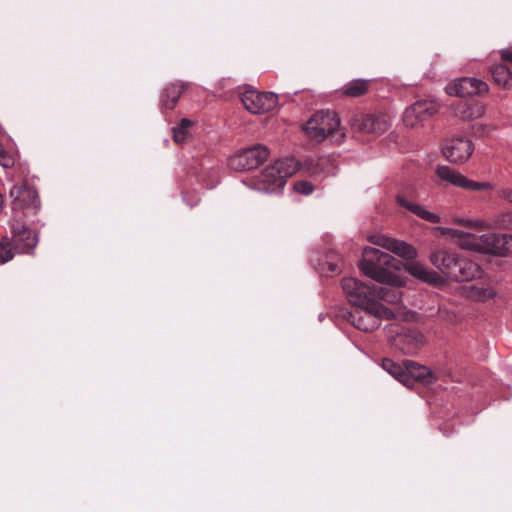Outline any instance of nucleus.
<instances>
[{"instance_id":"nucleus-14","label":"nucleus","mask_w":512,"mask_h":512,"mask_svg":"<svg viewBox=\"0 0 512 512\" xmlns=\"http://www.w3.org/2000/svg\"><path fill=\"white\" fill-rule=\"evenodd\" d=\"M368 241L406 260H412L417 257V250L412 245L384 234L370 235Z\"/></svg>"},{"instance_id":"nucleus-28","label":"nucleus","mask_w":512,"mask_h":512,"mask_svg":"<svg viewBox=\"0 0 512 512\" xmlns=\"http://www.w3.org/2000/svg\"><path fill=\"white\" fill-rule=\"evenodd\" d=\"M400 286L375 287V301L383 300L390 304H398L401 302V292L397 289Z\"/></svg>"},{"instance_id":"nucleus-19","label":"nucleus","mask_w":512,"mask_h":512,"mask_svg":"<svg viewBox=\"0 0 512 512\" xmlns=\"http://www.w3.org/2000/svg\"><path fill=\"white\" fill-rule=\"evenodd\" d=\"M404 269L411 276L422 282L433 285H437L443 282L442 277L437 272L428 269L426 266L419 262H408L404 265Z\"/></svg>"},{"instance_id":"nucleus-26","label":"nucleus","mask_w":512,"mask_h":512,"mask_svg":"<svg viewBox=\"0 0 512 512\" xmlns=\"http://www.w3.org/2000/svg\"><path fill=\"white\" fill-rule=\"evenodd\" d=\"M382 367L399 382L410 387V378L408 377L407 368L404 363L398 364L391 359H384L382 361Z\"/></svg>"},{"instance_id":"nucleus-1","label":"nucleus","mask_w":512,"mask_h":512,"mask_svg":"<svg viewBox=\"0 0 512 512\" xmlns=\"http://www.w3.org/2000/svg\"><path fill=\"white\" fill-rule=\"evenodd\" d=\"M362 273L372 280L388 286H403L404 282L393 270H399L396 259L373 247H365L360 261Z\"/></svg>"},{"instance_id":"nucleus-22","label":"nucleus","mask_w":512,"mask_h":512,"mask_svg":"<svg viewBox=\"0 0 512 512\" xmlns=\"http://www.w3.org/2000/svg\"><path fill=\"white\" fill-rule=\"evenodd\" d=\"M462 294L469 300L486 302L492 299L496 292L492 287L468 285L462 288Z\"/></svg>"},{"instance_id":"nucleus-18","label":"nucleus","mask_w":512,"mask_h":512,"mask_svg":"<svg viewBox=\"0 0 512 512\" xmlns=\"http://www.w3.org/2000/svg\"><path fill=\"white\" fill-rule=\"evenodd\" d=\"M404 365L407 368L408 377L410 378V386L413 385L414 381L431 385L438 380L436 374L427 366L420 365L411 360L404 361Z\"/></svg>"},{"instance_id":"nucleus-21","label":"nucleus","mask_w":512,"mask_h":512,"mask_svg":"<svg viewBox=\"0 0 512 512\" xmlns=\"http://www.w3.org/2000/svg\"><path fill=\"white\" fill-rule=\"evenodd\" d=\"M396 201L401 207L406 208L407 210L411 211L413 214L417 215L418 217H420L421 219H423L429 223L437 224L441 220L440 217L437 214H435L434 212L426 210L420 204L408 201L403 196H397Z\"/></svg>"},{"instance_id":"nucleus-25","label":"nucleus","mask_w":512,"mask_h":512,"mask_svg":"<svg viewBox=\"0 0 512 512\" xmlns=\"http://www.w3.org/2000/svg\"><path fill=\"white\" fill-rule=\"evenodd\" d=\"M397 339L403 343L402 350L405 354H413L422 346L424 337L418 331H409L398 335Z\"/></svg>"},{"instance_id":"nucleus-7","label":"nucleus","mask_w":512,"mask_h":512,"mask_svg":"<svg viewBox=\"0 0 512 512\" xmlns=\"http://www.w3.org/2000/svg\"><path fill=\"white\" fill-rule=\"evenodd\" d=\"M341 285L350 302L359 308L378 303L375 301V287H370L353 277L343 278Z\"/></svg>"},{"instance_id":"nucleus-16","label":"nucleus","mask_w":512,"mask_h":512,"mask_svg":"<svg viewBox=\"0 0 512 512\" xmlns=\"http://www.w3.org/2000/svg\"><path fill=\"white\" fill-rule=\"evenodd\" d=\"M285 180L274 164L266 167L254 180V188L262 192H274L285 185Z\"/></svg>"},{"instance_id":"nucleus-31","label":"nucleus","mask_w":512,"mask_h":512,"mask_svg":"<svg viewBox=\"0 0 512 512\" xmlns=\"http://www.w3.org/2000/svg\"><path fill=\"white\" fill-rule=\"evenodd\" d=\"M192 122L189 119H182L179 126L173 128V139L178 144H183L189 137V128Z\"/></svg>"},{"instance_id":"nucleus-29","label":"nucleus","mask_w":512,"mask_h":512,"mask_svg":"<svg viewBox=\"0 0 512 512\" xmlns=\"http://www.w3.org/2000/svg\"><path fill=\"white\" fill-rule=\"evenodd\" d=\"M284 180L292 176L299 168L298 162L294 158L280 159L274 162Z\"/></svg>"},{"instance_id":"nucleus-34","label":"nucleus","mask_w":512,"mask_h":512,"mask_svg":"<svg viewBox=\"0 0 512 512\" xmlns=\"http://www.w3.org/2000/svg\"><path fill=\"white\" fill-rule=\"evenodd\" d=\"M455 222L459 223L461 225L467 226V227H479V228L487 227V223L483 220L456 219Z\"/></svg>"},{"instance_id":"nucleus-23","label":"nucleus","mask_w":512,"mask_h":512,"mask_svg":"<svg viewBox=\"0 0 512 512\" xmlns=\"http://www.w3.org/2000/svg\"><path fill=\"white\" fill-rule=\"evenodd\" d=\"M370 83V80L354 79L343 85L339 92L341 95L350 98L361 97L369 91Z\"/></svg>"},{"instance_id":"nucleus-38","label":"nucleus","mask_w":512,"mask_h":512,"mask_svg":"<svg viewBox=\"0 0 512 512\" xmlns=\"http://www.w3.org/2000/svg\"><path fill=\"white\" fill-rule=\"evenodd\" d=\"M337 266L335 264H329V270L331 272H336L337 271Z\"/></svg>"},{"instance_id":"nucleus-24","label":"nucleus","mask_w":512,"mask_h":512,"mask_svg":"<svg viewBox=\"0 0 512 512\" xmlns=\"http://www.w3.org/2000/svg\"><path fill=\"white\" fill-rule=\"evenodd\" d=\"M183 90H184L183 84H180V83L168 84L164 88L162 96H161L162 105L166 109H170V110L173 109L176 106L181 94L183 93Z\"/></svg>"},{"instance_id":"nucleus-12","label":"nucleus","mask_w":512,"mask_h":512,"mask_svg":"<svg viewBox=\"0 0 512 512\" xmlns=\"http://www.w3.org/2000/svg\"><path fill=\"white\" fill-rule=\"evenodd\" d=\"M474 145L465 137H455L446 141L443 146V155L451 163L464 164L472 156Z\"/></svg>"},{"instance_id":"nucleus-3","label":"nucleus","mask_w":512,"mask_h":512,"mask_svg":"<svg viewBox=\"0 0 512 512\" xmlns=\"http://www.w3.org/2000/svg\"><path fill=\"white\" fill-rule=\"evenodd\" d=\"M350 314L352 324L364 332H372L380 326V319H392L393 312L380 302L360 307Z\"/></svg>"},{"instance_id":"nucleus-33","label":"nucleus","mask_w":512,"mask_h":512,"mask_svg":"<svg viewBox=\"0 0 512 512\" xmlns=\"http://www.w3.org/2000/svg\"><path fill=\"white\" fill-rule=\"evenodd\" d=\"M295 192L302 195H310L314 191V185L307 180L296 181L293 185Z\"/></svg>"},{"instance_id":"nucleus-27","label":"nucleus","mask_w":512,"mask_h":512,"mask_svg":"<svg viewBox=\"0 0 512 512\" xmlns=\"http://www.w3.org/2000/svg\"><path fill=\"white\" fill-rule=\"evenodd\" d=\"M493 81L503 89L512 87V72L503 64H495L490 68Z\"/></svg>"},{"instance_id":"nucleus-20","label":"nucleus","mask_w":512,"mask_h":512,"mask_svg":"<svg viewBox=\"0 0 512 512\" xmlns=\"http://www.w3.org/2000/svg\"><path fill=\"white\" fill-rule=\"evenodd\" d=\"M454 273L456 275L452 276L451 280L459 282L470 281L480 274V268L469 259L459 258Z\"/></svg>"},{"instance_id":"nucleus-2","label":"nucleus","mask_w":512,"mask_h":512,"mask_svg":"<svg viewBox=\"0 0 512 512\" xmlns=\"http://www.w3.org/2000/svg\"><path fill=\"white\" fill-rule=\"evenodd\" d=\"M303 129L311 140L318 143L335 134L339 139L345 138V133L340 129V119L337 113L330 110L315 112L305 123Z\"/></svg>"},{"instance_id":"nucleus-17","label":"nucleus","mask_w":512,"mask_h":512,"mask_svg":"<svg viewBox=\"0 0 512 512\" xmlns=\"http://www.w3.org/2000/svg\"><path fill=\"white\" fill-rule=\"evenodd\" d=\"M458 256L445 250H440L430 255L431 263L449 279L455 276L454 270L458 262Z\"/></svg>"},{"instance_id":"nucleus-10","label":"nucleus","mask_w":512,"mask_h":512,"mask_svg":"<svg viewBox=\"0 0 512 512\" xmlns=\"http://www.w3.org/2000/svg\"><path fill=\"white\" fill-rule=\"evenodd\" d=\"M440 104L436 101L420 100L405 109L403 122L414 128L438 113Z\"/></svg>"},{"instance_id":"nucleus-32","label":"nucleus","mask_w":512,"mask_h":512,"mask_svg":"<svg viewBox=\"0 0 512 512\" xmlns=\"http://www.w3.org/2000/svg\"><path fill=\"white\" fill-rule=\"evenodd\" d=\"M13 257L10 239L8 236H3L0 240V264L10 261Z\"/></svg>"},{"instance_id":"nucleus-11","label":"nucleus","mask_w":512,"mask_h":512,"mask_svg":"<svg viewBox=\"0 0 512 512\" xmlns=\"http://www.w3.org/2000/svg\"><path fill=\"white\" fill-rule=\"evenodd\" d=\"M14 209L35 213L40 207L37 191L25 183L16 184L10 190Z\"/></svg>"},{"instance_id":"nucleus-36","label":"nucleus","mask_w":512,"mask_h":512,"mask_svg":"<svg viewBox=\"0 0 512 512\" xmlns=\"http://www.w3.org/2000/svg\"><path fill=\"white\" fill-rule=\"evenodd\" d=\"M500 57L504 62L512 63V50L502 49L499 51Z\"/></svg>"},{"instance_id":"nucleus-35","label":"nucleus","mask_w":512,"mask_h":512,"mask_svg":"<svg viewBox=\"0 0 512 512\" xmlns=\"http://www.w3.org/2000/svg\"><path fill=\"white\" fill-rule=\"evenodd\" d=\"M13 163V158L3 149L2 153H0V165L4 168H9L13 166Z\"/></svg>"},{"instance_id":"nucleus-13","label":"nucleus","mask_w":512,"mask_h":512,"mask_svg":"<svg viewBox=\"0 0 512 512\" xmlns=\"http://www.w3.org/2000/svg\"><path fill=\"white\" fill-rule=\"evenodd\" d=\"M11 232L9 239L13 253H28L38 243L37 234L19 221L12 223Z\"/></svg>"},{"instance_id":"nucleus-8","label":"nucleus","mask_w":512,"mask_h":512,"mask_svg":"<svg viewBox=\"0 0 512 512\" xmlns=\"http://www.w3.org/2000/svg\"><path fill=\"white\" fill-rule=\"evenodd\" d=\"M241 102L250 113L264 114L278 105V97L272 92L248 90L242 93Z\"/></svg>"},{"instance_id":"nucleus-30","label":"nucleus","mask_w":512,"mask_h":512,"mask_svg":"<svg viewBox=\"0 0 512 512\" xmlns=\"http://www.w3.org/2000/svg\"><path fill=\"white\" fill-rule=\"evenodd\" d=\"M460 113L461 116L466 119L482 118L486 113V106L482 103L474 102L467 105Z\"/></svg>"},{"instance_id":"nucleus-5","label":"nucleus","mask_w":512,"mask_h":512,"mask_svg":"<svg viewBox=\"0 0 512 512\" xmlns=\"http://www.w3.org/2000/svg\"><path fill=\"white\" fill-rule=\"evenodd\" d=\"M436 175L443 182H446L452 186L468 190V191H492L494 185L491 182H478L469 179L464 174L451 168L450 166L442 165L437 167L435 171Z\"/></svg>"},{"instance_id":"nucleus-37","label":"nucleus","mask_w":512,"mask_h":512,"mask_svg":"<svg viewBox=\"0 0 512 512\" xmlns=\"http://www.w3.org/2000/svg\"><path fill=\"white\" fill-rule=\"evenodd\" d=\"M501 197L512 203V188H504L500 193Z\"/></svg>"},{"instance_id":"nucleus-6","label":"nucleus","mask_w":512,"mask_h":512,"mask_svg":"<svg viewBox=\"0 0 512 512\" xmlns=\"http://www.w3.org/2000/svg\"><path fill=\"white\" fill-rule=\"evenodd\" d=\"M445 91L449 96L466 98L487 94L489 86L478 78L462 77L448 83Z\"/></svg>"},{"instance_id":"nucleus-4","label":"nucleus","mask_w":512,"mask_h":512,"mask_svg":"<svg viewBox=\"0 0 512 512\" xmlns=\"http://www.w3.org/2000/svg\"><path fill=\"white\" fill-rule=\"evenodd\" d=\"M269 156L265 146L256 145L242 149L228 159V165L235 171H246L259 167Z\"/></svg>"},{"instance_id":"nucleus-9","label":"nucleus","mask_w":512,"mask_h":512,"mask_svg":"<svg viewBox=\"0 0 512 512\" xmlns=\"http://www.w3.org/2000/svg\"><path fill=\"white\" fill-rule=\"evenodd\" d=\"M443 235H449L452 238L461 240V245L465 248L481 252H492L495 242V234L488 233L477 237L470 233L452 228H439Z\"/></svg>"},{"instance_id":"nucleus-15","label":"nucleus","mask_w":512,"mask_h":512,"mask_svg":"<svg viewBox=\"0 0 512 512\" xmlns=\"http://www.w3.org/2000/svg\"><path fill=\"white\" fill-rule=\"evenodd\" d=\"M351 126L362 134H380L388 129L389 121L384 115L360 114L352 118Z\"/></svg>"}]
</instances>
